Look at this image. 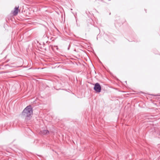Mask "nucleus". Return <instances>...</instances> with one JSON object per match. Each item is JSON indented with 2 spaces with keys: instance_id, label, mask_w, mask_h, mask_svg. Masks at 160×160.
I'll return each mask as SVG.
<instances>
[{
  "instance_id": "nucleus-4",
  "label": "nucleus",
  "mask_w": 160,
  "mask_h": 160,
  "mask_svg": "<svg viewBox=\"0 0 160 160\" xmlns=\"http://www.w3.org/2000/svg\"><path fill=\"white\" fill-rule=\"evenodd\" d=\"M42 134L44 135H47L49 133V131L47 130H44L41 131Z\"/></svg>"
},
{
  "instance_id": "nucleus-2",
  "label": "nucleus",
  "mask_w": 160,
  "mask_h": 160,
  "mask_svg": "<svg viewBox=\"0 0 160 160\" xmlns=\"http://www.w3.org/2000/svg\"><path fill=\"white\" fill-rule=\"evenodd\" d=\"M94 89L96 92H100L101 91V88L100 84L98 83L95 84Z\"/></svg>"
},
{
  "instance_id": "nucleus-1",
  "label": "nucleus",
  "mask_w": 160,
  "mask_h": 160,
  "mask_svg": "<svg viewBox=\"0 0 160 160\" xmlns=\"http://www.w3.org/2000/svg\"><path fill=\"white\" fill-rule=\"evenodd\" d=\"M32 114V109L31 106H27L23 110L22 115L28 119Z\"/></svg>"
},
{
  "instance_id": "nucleus-3",
  "label": "nucleus",
  "mask_w": 160,
  "mask_h": 160,
  "mask_svg": "<svg viewBox=\"0 0 160 160\" xmlns=\"http://www.w3.org/2000/svg\"><path fill=\"white\" fill-rule=\"evenodd\" d=\"M19 8V6L18 7H16L14 9V11H13L12 12V13L13 15L14 16L17 15L18 14V8Z\"/></svg>"
},
{
  "instance_id": "nucleus-5",
  "label": "nucleus",
  "mask_w": 160,
  "mask_h": 160,
  "mask_svg": "<svg viewBox=\"0 0 160 160\" xmlns=\"http://www.w3.org/2000/svg\"><path fill=\"white\" fill-rule=\"evenodd\" d=\"M159 135H160V134Z\"/></svg>"
}]
</instances>
